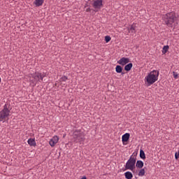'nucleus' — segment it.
Here are the masks:
<instances>
[{"label": "nucleus", "mask_w": 179, "mask_h": 179, "mask_svg": "<svg viewBox=\"0 0 179 179\" xmlns=\"http://www.w3.org/2000/svg\"><path fill=\"white\" fill-rule=\"evenodd\" d=\"M162 20L165 24L171 27L173 24L178 21L176 13H167L162 16Z\"/></svg>", "instance_id": "1"}, {"label": "nucleus", "mask_w": 179, "mask_h": 179, "mask_svg": "<svg viewBox=\"0 0 179 179\" xmlns=\"http://www.w3.org/2000/svg\"><path fill=\"white\" fill-rule=\"evenodd\" d=\"M159 74V73L158 71L153 70L145 78V81L148 85H151L158 80Z\"/></svg>", "instance_id": "2"}, {"label": "nucleus", "mask_w": 179, "mask_h": 179, "mask_svg": "<svg viewBox=\"0 0 179 179\" xmlns=\"http://www.w3.org/2000/svg\"><path fill=\"white\" fill-rule=\"evenodd\" d=\"M9 117H10V110L8 108V106L5 105L3 109L0 111V122L3 121H8L9 120Z\"/></svg>", "instance_id": "3"}, {"label": "nucleus", "mask_w": 179, "mask_h": 179, "mask_svg": "<svg viewBox=\"0 0 179 179\" xmlns=\"http://www.w3.org/2000/svg\"><path fill=\"white\" fill-rule=\"evenodd\" d=\"M136 164V157L131 155L125 164V169L134 171L135 170V164Z\"/></svg>", "instance_id": "4"}, {"label": "nucleus", "mask_w": 179, "mask_h": 179, "mask_svg": "<svg viewBox=\"0 0 179 179\" xmlns=\"http://www.w3.org/2000/svg\"><path fill=\"white\" fill-rule=\"evenodd\" d=\"M73 139L78 143V142L85 141V134L80 130H76L73 132Z\"/></svg>", "instance_id": "5"}, {"label": "nucleus", "mask_w": 179, "mask_h": 179, "mask_svg": "<svg viewBox=\"0 0 179 179\" xmlns=\"http://www.w3.org/2000/svg\"><path fill=\"white\" fill-rule=\"evenodd\" d=\"M31 76L34 79L32 80L33 83H37L38 82H43V79L45 78V74L37 72L34 74H31Z\"/></svg>", "instance_id": "6"}, {"label": "nucleus", "mask_w": 179, "mask_h": 179, "mask_svg": "<svg viewBox=\"0 0 179 179\" xmlns=\"http://www.w3.org/2000/svg\"><path fill=\"white\" fill-rule=\"evenodd\" d=\"M92 1H93L92 6L96 10L100 9V8H101V6H103V0H92Z\"/></svg>", "instance_id": "7"}, {"label": "nucleus", "mask_w": 179, "mask_h": 179, "mask_svg": "<svg viewBox=\"0 0 179 179\" xmlns=\"http://www.w3.org/2000/svg\"><path fill=\"white\" fill-rule=\"evenodd\" d=\"M58 141H59V137L58 136H53L49 141V145L51 146V148H54V146L56 145Z\"/></svg>", "instance_id": "8"}, {"label": "nucleus", "mask_w": 179, "mask_h": 179, "mask_svg": "<svg viewBox=\"0 0 179 179\" xmlns=\"http://www.w3.org/2000/svg\"><path fill=\"white\" fill-rule=\"evenodd\" d=\"M127 30L131 35L134 36V34H136V24H132V25H130Z\"/></svg>", "instance_id": "9"}, {"label": "nucleus", "mask_w": 179, "mask_h": 179, "mask_svg": "<svg viewBox=\"0 0 179 179\" xmlns=\"http://www.w3.org/2000/svg\"><path fill=\"white\" fill-rule=\"evenodd\" d=\"M117 63L122 66H125V64L129 63V59L126 57H122L117 62Z\"/></svg>", "instance_id": "10"}, {"label": "nucleus", "mask_w": 179, "mask_h": 179, "mask_svg": "<svg viewBox=\"0 0 179 179\" xmlns=\"http://www.w3.org/2000/svg\"><path fill=\"white\" fill-rule=\"evenodd\" d=\"M131 135L128 133L124 134L122 137V142H127L129 140Z\"/></svg>", "instance_id": "11"}, {"label": "nucleus", "mask_w": 179, "mask_h": 179, "mask_svg": "<svg viewBox=\"0 0 179 179\" xmlns=\"http://www.w3.org/2000/svg\"><path fill=\"white\" fill-rule=\"evenodd\" d=\"M28 145L29 146H36V140L34 138H29L27 141Z\"/></svg>", "instance_id": "12"}, {"label": "nucleus", "mask_w": 179, "mask_h": 179, "mask_svg": "<svg viewBox=\"0 0 179 179\" xmlns=\"http://www.w3.org/2000/svg\"><path fill=\"white\" fill-rule=\"evenodd\" d=\"M34 3L37 7L41 6L44 3V0H35Z\"/></svg>", "instance_id": "13"}, {"label": "nucleus", "mask_w": 179, "mask_h": 179, "mask_svg": "<svg viewBox=\"0 0 179 179\" xmlns=\"http://www.w3.org/2000/svg\"><path fill=\"white\" fill-rule=\"evenodd\" d=\"M124 176L126 179H132L134 178V175L130 171H127L124 173Z\"/></svg>", "instance_id": "14"}, {"label": "nucleus", "mask_w": 179, "mask_h": 179, "mask_svg": "<svg viewBox=\"0 0 179 179\" xmlns=\"http://www.w3.org/2000/svg\"><path fill=\"white\" fill-rule=\"evenodd\" d=\"M143 165H144V163L141 160H138L137 162H136V166L138 169H142Z\"/></svg>", "instance_id": "15"}, {"label": "nucleus", "mask_w": 179, "mask_h": 179, "mask_svg": "<svg viewBox=\"0 0 179 179\" xmlns=\"http://www.w3.org/2000/svg\"><path fill=\"white\" fill-rule=\"evenodd\" d=\"M132 66H134V64L132 63H129L124 66V70L127 71H131V69H132Z\"/></svg>", "instance_id": "16"}, {"label": "nucleus", "mask_w": 179, "mask_h": 179, "mask_svg": "<svg viewBox=\"0 0 179 179\" xmlns=\"http://www.w3.org/2000/svg\"><path fill=\"white\" fill-rule=\"evenodd\" d=\"M145 169H140L138 176L142 177L145 175Z\"/></svg>", "instance_id": "17"}, {"label": "nucleus", "mask_w": 179, "mask_h": 179, "mask_svg": "<svg viewBox=\"0 0 179 179\" xmlns=\"http://www.w3.org/2000/svg\"><path fill=\"white\" fill-rule=\"evenodd\" d=\"M115 70L117 73H122V67H121V66H117Z\"/></svg>", "instance_id": "18"}, {"label": "nucleus", "mask_w": 179, "mask_h": 179, "mask_svg": "<svg viewBox=\"0 0 179 179\" xmlns=\"http://www.w3.org/2000/svg\"><path fill=\"white\" fill-rule=\"evenodd\" d=\"M66 80H68V77H66V76H62V77L59 80V81L60 83H62V82H66Z\"/></svg>", "instance_id": "19"}, {"label": "nucleus", "mask_w": 179, "mask_h": 179, "mask_svg": "<svg viewBox=\"0 0 179 179\" xmlns=\"http://www.w3.org/2000/svg\"><path fill=\"white\" fill-rule=\"evenodd\" d=\"M140 157L143 159H145V152L143 150H140Z\"/></svg>", "instance_id": "20"}, {"label": "nucleus", "mask_w": 179, "mask_h": 179, "mask_svg": "<svg viewBox=\"0 0 179 179\" xmlns=\"http://www.w3.org/2000/svg\"><path fill=\"white\" fill-rule=\"evenodd\" d=\"M169 47L168 46V45H165V46H164V48H163V50H162V53L163 54H166L167 52H168V50H169Z\"/></svg>", "instance_id": "21"}, {"label": "nucleus", "mask_w": 179, "mask_h": 179, "mask_svg": "<svg viewBox=\"0 0 179 179\" xmlns=\"http://www.w3.org/2000/svg\"><path fill=\"white\" fill-rule=\"evenodd\" d=\"M111 40V37L106 36H105V41L106 43H108Z\"/></svg>", "instance_id": "22"}, {"label": "nucleus", "mask_w": 179, "mask_h": 179, "mask_svg": "<svg viewBox=\"0 0 179 179\" xmlns=\"http://www.w3.org/2000/svg\"><path fill=\"white\" fill-rule=\"evenodd\" d=\"M173 78H174L175 79H177L178 77V73H176V72H173Z\"/></svg>", "instance_id": "23"}, {"label": "nucleus", "mask_w": 179, "mask_h": 179, "mask_svg": "<svg viewBox=\"0 0 179 179\" xmlns=\"http://www.w3.org/2000/svg\"><path fill=\"white\" fill-rule=\"evenodd\" d=\"M175 157H176V159H178V157H179V150H178V153L176 152V153L175 154Z\"/></svg>", "instance_id": "24"}, {"label": "nucleus", "mask_w": 179, "mask_h": 179, "mask_svg": "<svg viewBox=\"0 0 179 179\" xmlns=\"http://www.w3.org/2000/svg\"><path fill=\"white\" fill-rule=\"evenodd\" d=\"M60 85H61L62 87H66V84H63L62 83H60Z\"/></svg>", "instance_id": "25"}, {"label": "nucleus", "mask_w": 179, "mask_h": 179, "mask_svg": "<svg viewBox=\"0 0 179 179\" xmlns=\"http://www.w3.org/2000/svg\"><path fill=\"white\" fill-rule=\"evenodd\" d=\"M86 12H90V8H87V9H86Z\"/></svg>", "instance_id": "26"}, {"label": "nucleus", "mask_w": 179, "mask_h": 179, "mask_svg": "<svg viewBox=\"0 0 179 179\" xmlns=\"http://www.w3.org/2000/svg\"><path fill=\"white\" fill-rule=\"evenodd\" d=\"M81 179H87L86 176H83Z\"/></svg>", "instance_id": "27"}, {"label": "nucleus", "mask_w": 179, "mask_h": 179, "mask_svg": "<svg viewBox=\"0 0 179 179\" xmlns=\"http://www.w3.org/2000/svg\"><path fill=\"white\" fill-rule=\"evenodd\" d=\"M124 73H122V75H124Z\"/></svg>", "instance_id": "28"}, {"label": "nucleus", "mask_w": 179, "mask_h": 179, "mask_svg": "<svg viewBox=\"0 0 179 179\" xmlns=\"http://www.w3.org/2000/svg\"><path fill=\"white\" fill-rule=\"evenodd\" d=\"M0 83H1V78H0Z\"/></svg>", "instance_id": "29"}]
</instances>
